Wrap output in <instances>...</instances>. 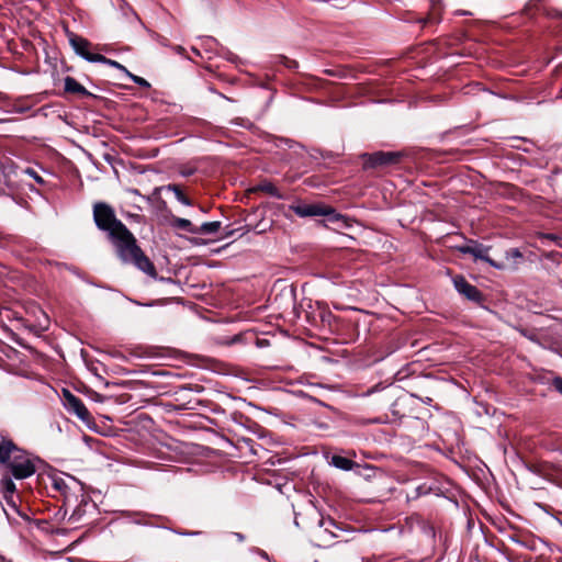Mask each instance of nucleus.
<instances>
[{
  "label": "nucleus",
  "mask_w": 562,
  "mask_h": 562,
  "mask_svg": "<svg viewBox=\"0 0 562 562\" xmlns=\"http://www.w3.org/2000/svg\"><path fill=\"white\" fill-rule=\"evenodd\" d=\"M42 317H43V322L40 318V316L37 315V331L48 329V324H49L48 316L44 312H42Z\"/></svg>",
  "instance_id": "412c9836"
},
{
  "label": "nucleus",
  "mask_w": 562,
  "mask_h": 562,
  "mask_svg": "<svg viewBox=\"0 0 562 562\" xmlns=\"http://www.w3.org/2000/svg\"><path fill=\"white\" fill-rule=\"evenodd\" d=\"M63 404L67 412L76 415L79 419H89L90 414L83 402L66 389L63 390Z\"/></svg>",
  "instance_id": "423d86ee"
},
{
  "label": "nucleus",
  "mask_w": 562,
  "mask_h": 562,
  "mask_svg": "<svg viewBox=\"0 0 562 562\" xmlns=\"http://www.w3.org/2000/svg\"><path fill=\"white\" fill-rule=\"evenodd\" d=\"M290 210L300 217L328 216L329 221L331 222L342 218V216L337 214L333 207L322 203L299 202L296 204L290 205Z\"/></svg>",
  "instance_id": "39448f33"
},
{
  "label": "nucleus",
  "mask_w": 562,
  "mask_h": 562,
  "mask_svg": "<svg viewBox=\"0 0 562 562\" xmlns=\"http://www.w3.org/2000/svg\"><path fill=\"white\" fill-rule=\"evenodd\" d=\"M401 156L397 151H375L366 155V165L368 167L387 166L397 162Z\"/></svg>",
  "instance_id": "6e6552de"
},
{
  "label": "nucleus",
  "mask_w": 562,
  "mask_h": 562,
  "mask_svg": "<svg viewBox=\"0 0 562 562\" xmlns=\"http://www.w3.org/2000/svg\"><path fill=\"white\" fill-rule=\"evenodd\" d=\"M506 262H503L506 268L517 269L518 265L522 260V254L518 248H510L505 254Z\"/></svg>",
  "instance_id": "f8f14e48"
},
{
  "label": "nucleus",
  "mask_w": 562,
  "mask_h": 562,
  "mask_svg": "<svg viewBox=\"0 0 562 562\" xmlns=\"http://www.w3.org/2000/svg\"><path fill=\"white\" fill-rule=\"evenodd\" d=\"M20 172H21V173H27V175H30L31 177H34V178H35V172L33 171V169H32V168L20 169Z\"/></svg>",
  "instance_id": "b1692460"
},
{
  "label": "nucleus",
  "mask_w": 562,
  "mask_h": 562,
  "mask_svg": "<svg viewBox=\"0 0 562 562\" xmlns=\"http://www.w3.org/2000/svg\"><path fill=\"white\" fill-rule=\"evenodd\" d=\"M64 81H65L64 89L66 92L78 94L81 97H90L91 95V93L82 85H80L75 78L67 76Z\"/></svg>",
  "instance_id": "9b49d317"
},
{
  "label": "nucleus",
  "mask_w": 562,
  "mask_h": 562,
  "mask_svg": "<svg viewBox=\"0 0 562 562\" xmlns=\"http://www.w3.org/2000/svg\"><path fill=\"white\" fill-rule=\"evenodd\" d=\"M177 535L180 536H198L201 535V531H187V530H173Z\"/></svg>",
  "instance_id": "4be33fe9"
},
{
  "label": "nucleus",
  "mask_w": 562,
  "mask_h": 562,
  "mask_svg": "<svg viewBox=\"0 0 562 562\" xmlns=\"http://www.w3.org/2000/svg\"><path fill=\"white\" fill-rule=\"evenodd\" d=\"M5 178H7V180H5L7 186L9 188H13L14 181L11 179V176L10 175H8V176L5 175Z\"/></svg>",
  "instance_id": "393cba45"
},
{
  "label": "nucleus",
  "mask_w": 562,
  "mask_h": 562,
  "mask_svg": "<svg viewBox=\"0 0 562 562\" xmlns=\"http://www.w3.org/2000/svg\"><path fill=\"white\" fill-rule=\"evenodd\" d=\"M221 228V222H205L198 227V234H214Z\"/></svg>",
  "instance_id": "2eb2a0df"
},
{
  "label": "nucleus",
  "mask_w": 562,
  "mask_h": 562,
  "mask_svg": "<svg viewBox=\"0 0 562 562\" xmlns=\"http://www.w3.org/2000/svg\"><path fill=\"white\" fill-rule=\"evenodd\" d=\"M171 226L178 229H183L191 234H198V227L193 226V224L187 218L173 217L171 221Z\"/></svg>",
  "instance_id": "4468645a"
},
{
  "label": "nucleus",
  "mask_w": 562,
  "mask_h": 562,
  "mask_svg": "<svg viewBox=\"0 0 562 562\" xmlns=\"http://www.w3.org/2000/svg\"><path fill=\"white\" fill-rule=\"evenodd\" d=\"M115 247L119 258L124 263H132L151 278H156L157 272L154 263L144 254L137 245V240L126 226L109 236Z\"/></svg>",
  "instance_id": "f03ea898"
},
{
  "label": "nucleus",
  "mask_w": 562,
  "mask_h": 562,
  "mask_svg": "<svg viewBox=\"0 0 562 562\" xmlns=\"http://www.w3.org/2000/svg\"><path fill=\"white\" fill-rule=\"evenodd\" d=\"M91 59L95 60V63L106 64V65L112 66L114 68H117V69H120V70H122L124 72H127V69L123 65H121L116 60L109 59V58H106L105 56H103L101 54L92 57Z\"/></svg>",
  "instance_id": "a211bd4d"
},
{
  "label": "nucleus",
  "mask_w": 562,
  "mask_h": 562,
  "mask_svg": "<svg viewBox=\"0 0 562 562\" xmlns=\"http://www.w3.org/2000/svg\"><path fill=\"white\" fill-rule=\"evenodd\" d=\"M456 290L464 295L468 300L479 302L481 300V292L471 283H469L462 276L453 278Z\"/></svg>",
  "instance_id": "1a4fd4ad"
},
{
  "label": "nucleus",
  "mask_w": 562,
  "mask_h": 562,
  "mask_svg": "<svg viewBox=\"0 0 562 562\" xmlns=\"http://www.w3.org/2000/svg\"><path fill=\"white\" fill-rule=\"evenodd\" d=\"M330 464L344 471H350L356 465L351 459L336 454L331 457Z\"/></svg>",
  "instance_id": "ddd939ff"
},
{
  "label": "nucleus",
  "mask_w": 562,
  "mask_h": 562,
  "mask_svg": "<svg viewBox=\"0 0 562 562\" xmlns=\"http://www.w3.org/2000/svg\"><path fill=\"white\" fill-rule=\"evenodd\" d=\"M553 385L562 394V378L554 379Z\"/></svg>",
  "instance_id": "5701e85b"
},
{
  "label": "nucleus",
  "mask_w": 562,
  "mask_h": 562,
  "mask_svg": "<svg viewBox=\"0 0 562 562\" xmlns=\"http://www.w3.org/2000/svg\"><path fill=\"white\" fill-rule=\"evenodd\" d=\"M260 189L271 196L282 199V194L280 193L279 189L272 183H263Z\"/></svg>",
  "instance_id": "6ab92c4d"
},
{
  "label": "nucleus",
  "mask_w": 562,
  "mask_h": 562,
  "mask_svg": "<svg viewBox=\"0 0 562 562\" xmlns=\"http://www.w3.org/2000/svg\"><path fill=\"white\" fill-rule=\"evenodd\" d=\"M41 524H42V521L37 519V522H36L37 528H41Z\"/></svg>",
  "instance_id": "cd10ccee"
},
{
  "label": "nucleus",
  "mask_w": 562,
  "mask_h": 562,
  "mask_svg": "<svg viewBox=\"0 0 562 562\" xmlns=\"http://www.w3.org/2000/svg\"><path fill=\"white\" fill-rule=\"evenodd\" d=\"M33 100L26 99V100H20L15 103L14 110L19 113H26L30 112V116L33 115L32 108H33Z\"/></svg>",
  "instance_id": "dca6fc26"
},
{
  "label": "nucleus",
  "mask_w": 562,
  "mask_h": 562,
  "mask_svg": "<svg viewBox=\"0 0 562 562\" xmlns=\"http://www.w3.org/2000/svg\"><path fill=\"white\" fill-rule=\"evenodd\" d=\"M45 467L46 464L37 458V494L40 493V488L44 487L47 493H54V497L56 493L63 495L67 503H69L72 497L76 501V493L82 492L81 484L74 476L42 471Z\"/></svg>",
  "instance_id": "7ed1b4c3"
},
{
  "label": "nucleus",
  "mask_w": 562,
  "mask_h": 562,
  "mask_svg": "<svg viewBox=\"0 0 562 562\" xmlns=\"http://www.w3.org/2000/svg\"><path fill=\"white\" fill-rule=\"evenodd\" d=\"M458 249L460 252L472 255L475 259H481L498 270L505 269L504 263H498L488 257L490 247L482 244L473 243L471 245L461 246Z\"/></svg>",
  "instance_id": "0eeeda50"
},
{
  "label": "nucleus",
  "mask_w": 562,
  "mask_h": 562,
  "mask_svg": "<svg viewBox=\"0 0 562 562\" xmlns=\"http://www.w3.org/2000/svg\"><path fill=\"white\" fill-rule=\"evenodd\" d=\"M125 74H126V75H127V76L133 80V82H135L136 85H138V86H140V87H143V88H149V87H150L149 82H148L146 79H144V78H142V77H138V76H136V75H133V74H131L128 70H127V72H125Z\"/></svg>",
  "instance_id": "aec40b11"
},
{
  "label": "nucleus",
  "mask_w": 562,
  "mask_h": 562,
  "mask_svg": "<svg viewBox=\"0 0 562 562\" xmlns=\"http://www.w3.org/2000/svg\"><path fill=\"white\" fill-rule=\"evenodd\" d=\"M93 220L97 227L108 233V236L113 235L125 226L120 220L116 218L114 210L104 202H98L93 206Z\"/></svg>",
  "instance_id": "20e7f679"
},
{
  "label": "nucleus",
  "mask_w": 562,
  "mask_h": 562,
  "mask_svg": "<svg viewBox=\"0 0 562 562\" xmlns=\"http://www.w3.org/2000/svg\"><path fill=\"white\" fill-rule=\"evenodd\" d=\"M168 190L175 193L176 199L183 205H192L191 201L183 194L181 188L177 184H169Z\"/></svg>",
  "instance_id": "f3484780"
},
{
  "label": "nucleus",
  "mask_w": 562,
  "mask_h": 562,
  "mask_svg": "<svg viewBox=\"0 0 562 562\" xmlns=\"http://www.w3.org/2000/svg\"><path fill=\"white\" fill-rule=\"evenodd\" d=\"M33 472L34 465L25 451L10 440L0 442V490L5 498L15 491L11 476L21 480Z\"/></svg>",
  "instance_id": "f257e3e1"
},
{
  "label": "nucleus",
  "mask_w": 562,
  "mask_h": 562,
  "mask_svg": "<svg viewBox=\"0 0 562 562\" xmlns=\"http://www.w3.org/2000/svg\"><path fill=\"white\" fill-rule=\"evenodd\" d=\"M70 44L74 48V50L85 58L86 60L90 63H95V60L91 59L92 57L97 56L98 54H92L89 52L90 43L80 36L72 35L70 38Z\"/></svg>",
  "instance_id": "9d476101"
},
{
  "label": "nucleus",
  "mask_w": 562,
  "mask_h": 562,
  "mask_svg": "<svg viewBox=\"0 0 562 562\" xmlns=\"http://www.w3.org/2000/svg\"><path fill=\"white\" fill-rule=\"evenodd\" d=\"M234 535H235V537L237 538L238 541H240V542L244 541V539H245L244 535H241L239 532H235Z\"/></svg>",
  "instance_id": "a878e982"
},
{
  "label": "nucleus",
  "mask_w": 562,
  "mask_h": 562,
  "mask_svg": "<svg viewBox=\"0 0 562 562\" xmlns=\"http://www.w3.org/2000/svg\"><path fill=\"white\" fill-rule=\"evenodd\" d=\"M36 181H37V184L43 182V180H42V178L40 176H37Z\"/></svg>",
  "instance_id": "bb28decb"
}]
</instances>
